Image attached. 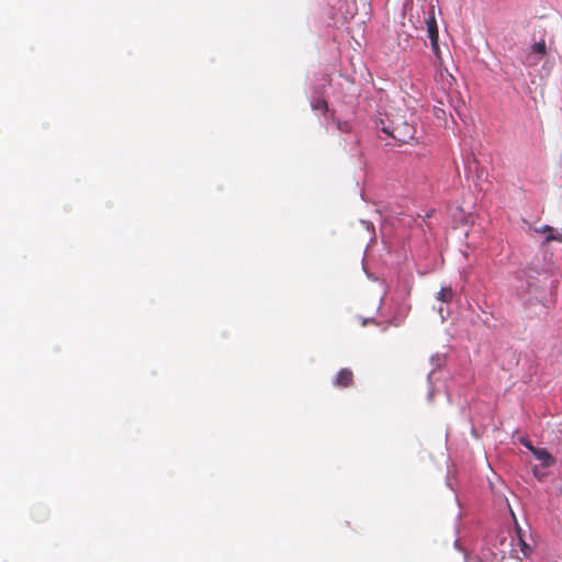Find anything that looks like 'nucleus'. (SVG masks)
I'll use <instances>...</instances> for the list:
<instances>
[{
    "label": "nucleus",
    "instance_id": "4",
    "mask_svg": "<svg viewBox=\"0 0 562 562\" xmlns=\"http://www.w3.org/2000/svg\"><path fill=\"white\" fill-rule=\"evenodd\" d=\"M426 25H427V32H428V36L430 38L432 52L435 53L437 58L440 59L439 45H438V29H437V23H436L435 16H432V15L428 16L426 19Z\"/></svg>",
    "mask_w": 562,
    "mask_h": 562
},
{
    "label": "nucleus",
    "instance_id": "2",
    "mask_svg": "<svg viewBox=\"0 0 562 562\" xmlns=\"http://www.w3.org/2000/svg\"><path fill=\"white\" fill-rule=\"evenodd\" d=\"M380 130L386 135L393 137L401 143H408L414 138L415 127L407 122H395L392 121L390 124H385L382 120L380 122Z\"/></svg>",
    "mask_w": 562,
    "mask_h": 562
},
{
    "label": "nucleus",
    "instance_id": "3",
    "mask_svg": "<svg viewBox=\"0 0 562 562\" xmlns=\"http://www.w3.org/2000/svg\"><path fill=\"white\" fill-rule=\"evenodd\" d=\"M547 54V45L544 40L535 43L526 55L524 64L528 67H535Z\"/></svg>",
    "mask_w": 562,
    "mask_h": 562
},
{
    "label": "nucleus",
    "instance_id": "8",
    "mask_svg": "<svg viewBox=\"0 0 562 562\" xmlns=\"http://www.w3.org/2000/svg\"><path fill=\"white\" fill-rule=\"evenodd\" d=\"M453 291L450 286H442L441 290L438 292L437 300L447 303L452 300Z\"/></svg>",
    "mask_w": 562,
    "mask_h": 562
},
{
    "label": "nucleus",
    "instance_id": "5",
    "mask_svg": "<svg viewBox=\"0 0 562 562\" xmlns=\"http://www.w3.org/2000/svg\"><path fill=\"white\" fill-rule=\"evenodd\" d=\"M352 382V372L349 369H341L334 380L337 386H348Z\"/></svg>",
    "mask_w": 562,
    "mask_h": 562
},
{
    "label": "nucleus",
    "instance_id": "11",
    "mask_svg": "<svg viewBox=\"0 0 562 562\" xmlns=\"http://www.w3.org/2000/svg\"><path fill=\"white\" fill-rule=\"evenodd\" d=\"M361 224L364 226L367 231H370L372 228V225L370 222L361 221Z\"/></svg>",
    "mask_w": 562,
    "mask_h": 562
},
{
    "label": "nucleus",
    "instance_id": "9",
    "mask_svg": "<svg viewBox=\"0 0 562 562\" xmlns=\"http://www.w3.org/2000/svg\"><path fill=\"white\" fill-rule=\"evenodd\" d=\"M533 456L542 462L543 465H549V461L551 459V456L549 452L544 449H532Z\"/></svg>",
    "mask_w": 562,
    "mask_h": 562
},
{
    "label": "nucleus",
    "instance_id": "12",
    "mask_svg": "<svg viewBox=\"0 0 562 562\" xmlns=\"http://www.w3.org/2000/svg\"><path fill=\"white\" fill-rule=\"evenodd\" d=\"M431 361H432V362H435V361H436L437 366H439V364H440V361H441V358H440V356H439V355H437V356H434V357L431 358Z\"/></svg>",
    "mask_w": 562,
    "mask_h": 562
},
{
    "label": "nucleus",
    "instance_id": "16",
    "mask_svg": "<svg viewBox=\"0 0 562 562\" xmlns=\"http://www.w3.org/2000/svg\"><path fill=\"white\" fill-rule=\"evenodd\" d=\"M439 114H445V111H441V110H440V111L436 112V116H437V117H440V115H439Z\"/></svg>",
    "mask_w": 562,
    "mask_h": 562
},
{
    "label": "nucleus",
    "instance_id": "14",
    "mask_svg": "<svg viewBox=\"0 0 562 562\" xmlns=\"http://www.w3.org/2000/svg\"><path fill=\"white\" fill-rule=\"evenodd\" d=\"M439 114H445V111H441V110H440V111L436 112V116H437V117H440V115H439Z\"/></svg>",
    "mask_w": 562,
    "mask_h": 562
},
{
    "label": "nucleus",
    "instance_id": "6",
    "mask_svg": "<svg viewBox=\"0 0 562 562\" xmlns=\"http://www.w3.org/2000/svg\"><path fill=\"white\" fill-rule=\"evenodd\" d=\"M537 232L548 233V235L546 237L547 241H549V240H561L562 239L561 234L558 231L553 229L552 227H550L548 225H543L541 228L537 229Z\"/></svg>",
    "mask_w": 562,
    "mask_h": 562
},
{
    "label": "nucleus",
    "instance_id": "15",
    "mask_svg": "<svg viewBox=\"0 0 562 562\" xmlns=\"http://www.w3.org/2000/svg\"><path fill=\"white\" fill-rule=\"evenodd\" d=\"M439 114H445V111H441V110H440V111L436 112V116H437V117H440V115H439Z\"/></svg>",
    "mask_w": 562,
    "mask_h": 562
},
{
    "label": "nucleus",
    "instance_id": "17",
    "mask_svg": "<svg viewBox=\"0 0 562 562\" xmlns=\"http://www.w3.org/2000/svg\"><path fill=\"white\" fill-rule=\"evenodd\" d=\"M438 312H439V314H440L441 318L443 319V318H445V316L442 315V307H439V308H438Z\"/></svg>",
    "mask_w": 562,
    "mask_h": 562
},
{
    "label": "nucleus",
    "instance_id": "13",
    "mask_svg": "<svg viewBox=\"0 0 562 562\" xmlns=\"http://www.w3.org/2000/svg\"><path fill=\"white\" fill-rule=\"evenodd\" d=\"M524 445L527 449H529L531 452H532V449H536L535 447H532L529 442L527 441H524Z\"/></svg>",
    "mask_w": 562,
    "mask_h": 562
},
{
    "label": "nucleus",
    "instance_id": "10",
    "mask_svg": "<svg viewBox=\"0 0 562 562\" xmlns=\"http://www.w3.org/2000/svg\"><path fill=\"white\" fill-rule=\"evenodd\" d=\"M443 76H446V83L448 86L451 85V82L453 81V77L446 70V75H443L442 71H440V77L443 78Z\"/></svg>",
    "mask_w": 562,
    "mask_h": 562
},
{
    "label": "nucleus",
    "instance_id": "1",
    "mask_svg": "<svg viewBox=\"0 0 562 562\" xmlns=\"http://www.w3.org/2000/svg\"><path fill=\"white\" fill-rule=\"evenodd\" d=\"M513 289L516 295L525 303L532 304L541 300L539 289L536 284V278L527 274L525 271L515 277Z\"/></svg>",
    "mask_w": 562,
    "mask_h": 562
},
{
    "label": "nucleus",
    "instance_id": "7",
    "mask_svg": "<svg viewBox=\"0 0 562 562\" xmlns=\"http://www.w3.org/2000/svg\"><path fill=\"white\" fill-rule=\"evenodd\" d=\"M311 106L314 111H322L323 113L327 111V102L321 97H313Z\"/></svg>",
    "mask_w": 562,
    "mask_h": 562
},
{
    "label": "nucleus",
    "instance_id": "18",
    "mask_svg": "<svg viewBox=\"0 0 562 562\" xmlns=\"http://www.w3.org/2000/svg\"><path fill=\"white\" fill-rule=\"evenodd\" d=\"M393 325L398 326L400 322H393Z\"/></svg>",
    "mask_w": 562,
    "mask_h": 562
}]
</instances>
